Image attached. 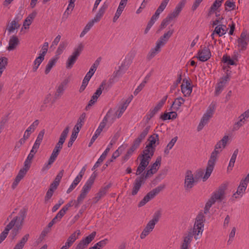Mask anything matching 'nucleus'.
Instances as JSON below:
<instances>
[{
	"instance_id": "obj_34",
	"label": "nucleus",
	"mask_w": 249,
	"mask_h": 249,
	"mask_svg": "<svg viewBox=\"0 0 249 249\" xmlns=\"http://www.w3.org/2000/svg\"><path fill=\"white\" fill-rule=\"evenodd\" d=\"M178 114L175 111H171L170 112H166L161 115L160 118L163 120H174L177 117Z\"/></svg>"
},
{
	"instance_id": "obj_64",
	"label": "nucleus",
	"mask_w": 249,
	"mask_h": 249,
	"mask_svg": "<svg viewBox=\"0 0 249 249\" xmlns=\"http://www.w3.org/2000/svg\"><path fill=\"white\" fill-rule=\"evenodd\" d=\"M66 211L62 208L57 213L56 216L53 218L56 221L58 220V221L60 220L62 217L66 213Z\"/></svg>"
},
{
	"instance_id": "obj_41",
	"label": "nucleus",
	"mask_w": 249,
	"mask_h": 249,
	"mask_svg": "<svg viewBox=\"0 0 249 249\" xmlns=\"http://www.w3.org/2000/svg\"><path fill=\"white\" fill-rule=\"evenodd\" d=\"M125 147L123 145H121L118 147V148L113 152L111 158L110 159V160H113V161L114 160H115L116 159H117L118 157L120 156V155L121 154L123 151Z\"/></svg>"
},
{
	"instance_id": "obj_32",
	"label": "nucleus",
	"mask_w": 249,
	"mask_h": 249,
	"mask_svg": "<svg viewBox=\"0 0 249 249\" xmlns=\"http://www.w3.org/2000/svg\"><path fill=\"white\" fill-rule=\"evenodd\" d=\"M44 133H45V132H44V130H41L38 133V134L37 136V138L36 140V141L33 146V147H34V149H38V148L40 146V145L43 140Z\"/></svg>"
},
{
	"instance_id": "obj_5",
	"label": "nucleus",
	"mask_w": 249,
	"mask_h": 249,
	"mask_svg": "<svg viewBox=\"0 0 249 249\" xmlns=\"http://www.w3.org/2000/svg\"><path fill=\"white\" fill-rule=\"evenodd\" d=\"M96 177V174L93 173L84 184L76 200L75 207H78L86 198L94 184Z\"/></svg>"
},
{
	"instance_id": "obj_49",
	"label": "nucleus",
	"mask_w": 249,
	"mask_h": 249,
	"mask_svg": "<svg viewBox=\"0 0 249 249\" xmlns=\"http://www.w3.org/2000/svg\"><path fill=\"white\" fill-rule=\"evenodd\" d=\"M186 3V0H180L176 6L174 10L180 14L185 6Z\"/></svg>"
},
{
	"instance_id": "obj_33",
	"label": "nucleus",
	"mask_w": 249,
	"mask_h": 249,
	"mask_svg": "<svg viewBox=\"0 0 249 249\" xmlns=\"http://www.w3.org/2000/svg\"><path fill=\"white\" fill-rule=\"evenodd\" d=\"M44 58L45 57L38 54V56L35 59L33 62L32 68L34 72H36L39 66L44 60Z\"/></svg>"
},
{
	"instance_id": "obj_7",
	"label": "nucleus",
	"mask_w": 249,
	"mask_h": 249,
	"mask_svg": "<svg viewBox=\"0 0 249 249\" xmlns=\"http://www.w3.org/2000/svg\"><path fill=\"white\" fill-rule=\"evenodd\" d=\"M161 213L160 211L156 212L152 217L146 224L140 234V238L142 239H144L154 229L156 224L158 222L160 217Z\"/></svg>"
},
{
	"instance_id": "obj_20",
	"label": "nucleus",
	"mask_w": 249,
	"mask_h": 249,
	"mask_svg": "<svg viewBox=\"0 0 249 249\" xmlns=\"http://www.w3.org/2000/svg\"><path fill=\"white\" fill-rule=\"evenodd\" d=\"M127 2L121 0L119 6L117 9L116 12L113 18V22H116L119 17L121 16L124 9H125Z\"/></svg>"
},
{
	"instance_id": "obj_55",
	"label": "nucleus",
	"mask_w": 249,
	"mask_h": 249,
	"mask_svg": "<svg viewBox=\"0 0 249 249\" xmlns=\"http://www.w3.org/2000/svg\"><path fill=\"white\" fill-rule=\"evenodd\" d=\"M146 78V77H145L144 80H143L134 90V94L135 95H137L145 87V84L147 82Z\"/></svg>"
},
{
	"instance_id": "obj_56",
	"label": "nucleus",
	"mask_w": 249,
	"mask_h": 249,
	"mask_svg": "<svg viewBox=\"0 0 249 249\" xmlns=\"http://www.w3.org/2000/svg\"><path fill=\"white\" fill-rule=\"evenodd\" d=\"M8 59L6 57H1L0 58V68L3 70H5L8 65Z\"/></svg>"
},
{
	"instance_id": "obj_63",
	"label": "nucleus",
	"mask_w": 249,
	"mask_h": 249,
	"mask_svg": "<svg viewBox=\"0 0 249 249\" xmlns=\"http://www.w3.org/2000/svg\"><path fill=\"white\" fill-rule=\"evenodd\" d=\"M158 111L154 108H151L146 115L147 119L150 120Z\"/></svg>"
},
{
	"instance_id": "obj_59",
	"label": "nucleus",
	"mask_w": 249,
	"mask_h": 249,
	"mask_svg": "<svg viewBox=\"0 0 249 249\" xmlns=\"http://www.w3.org/2000/svg\"><path fill=\"white\" fill-rule=\"evenodd\" d=\"M69 3L68 4L67 8L65 11L64 15H70L74 7L75 4L74 2L69 1Z\"/></svg>"
},
{
	"instance_id": "obj_38",
	"label": "nucleus",
	"mask_w": 249,
	"mask_h": 249,
	"mask_svg": "<svg viewBox=\"0 0 249 249\" xmlns=\"http://www.w3.org/2000/svg\"><path fill=\"white\" fill-rule=\"evenodd\" d=\"M101 61V58L99 57L94 62L93 64L92 65L91 68H90L89 71L88 72V73H89L90 75H91L92 76L94 74L95 71H96V69L98 66L99 65V64Z\"/></svg>"
},
{
	"instance_id": "obj_43",
	"label": "nucleus",
	"mask_w": 249,
	"mask_h": 249,
	"mask_svg": "<svg viewBox=\"0 0 249 249\" xmlns=\"http://www.w3.org/2000/svg\"><path fill=\"white\" fill-rule=\"evenodd\" d=\"M160 51L157 49L156 47L151 49L147 55V58L150 60L154 57Z\"/></svg>"
},
{
	"instance_id": "obj_30",
	"label": "nucleus",
	"mask_w": 249,
	"mask_h": 249,
	"mask_svg": "<svg viewBox=\"0 0 249 249\" xmlns=\"http://www.w3.org/2000/svg\"><path fill=\"white\" fill-rule=\"evenodd\" d=\"M227 30L228 29L226 25L219 24L216 25L214 31L218 36H222L226 34Z\"/></svg>"
},
{
	"instance_id": "obj_3",
	"label": "nucleus",
	"mask_w": 249,
	"mask_h": 249,
	"mask_svg": "<svg viewBox=\"0 0 249 249\" xmlns=\"http://www.w3.org/2000/svg\"><path fill=\"white\" fill-rule=\"evenodd\" d=\"M27 214L26 210L22 208L19 212L18 215L15 216L6 226L9 231L12 230L11 234L14 238L22 229L24 219Z\"/></svg>"
},
{
	"instance_id": "obj_54",
	"label": "nucleus",
	"mask_w": 249,
	"mask_h": 249,
	"mask_svg": "<svg viewBox=\"0 0 249 249\" xmlns=\"http://www.w3.org/2000/svg\"><path fill=\"white\" fill-rule=\"evenodd\" d=\"M49 47V43L48 42H45L42 46L41 50L40 51L38 54L45 57L46 54Z\"/></svg>"
},
{
	"instance_id": "obj_47",
	"label": "nucleus",
	"mask_w": 249,
	"mask_h": 249,
	"mask_svg": "<svg viewBox=\"0 0 249 249\" xmlns=\"http://www.w3.org/2000/svg\"><path fill=\"white\" fill-rule=\"evenodd\" d=\"M19 27V25L18 23V21H16L15 19H14L12 20L10 23L7 30L9 33H12L13 32L15 29H18Z\"/></svg>"
},
{
	"instance_id": "obj_42",
	"label": "nucleus",
	"mask_w": 249,
	"mask_h": 249,
	"mask_svg": "<svg viewBox=\"0 0 249 249\" xmlns=\"http://www.w3.org/2000/svg\"><path fill=\"white\" fill-rule=\"evenodd\" d=\"M29 236V234H26L24 235L20 240V242L18 243L14 248L16 249H22L25 243L27 241Z\"/></svg>"
},
{
	"instance_id": "obj_48",
	"label": "nucleus",
	"mask_w": 249,
	"mask_h": 249,
	"mask_svg": "<svg viewBox=\"0 0 249 249\" xmlns=\"http://www.w3.org/2000/svg\"><path fill=\"white\" fill-rule=\"evenodd\" d=\"M94 23H93L92 21H89L87 24L85 26L84 30H83V31L81 32V33L80 34V37H83L85 34L88 33L89 30L90 29H91V28L94 25Z\"/></svg>"
},
{
	"instance_id": "obj_19",
	"label": "nucleus",
	"mask_w": 249,
	"mask_h": 249,
	"mask_svg": "<svg viewBox=\"0 0 249 249\" xmlns=\"http://www.w3.org/2000/svg\"><path fill=\"white\" fill-rule=\"evenodd\" d=\"M133 98V95H131L127 99H126L119 107L116 114L118 118H120L125 111L129 104L130 103Z\"/></svg>"
},
{
	"instance_id": "obj_57",
	"label": "nucleus",
	"mask_w": 249,
	"mask_h": 249,
	"mask_svg": "<svg viewBox=\"0 0 249 249\" xmlns=\"http://www.w3.org/2000/svg\"><path fill=\"white\" fill-rule=\"evenodd\" d=\"M107 239H105L102 240L100 241L95 244L93 247L95 248V249H101L103 248L107 243Z\"/></svg>"
},
{
	"instance_id": "obj_24",
	"label": "nucleus",
	"mask_w": 249,
	"mask_h": 249,
	"mask_svg": "<svg viewBox=\"0 0 249 249\" xmlns=\"http://www.w3.org/2000/svg\"><path fill=\"white\" fill-rule=\"evenodd\" d=\"M224 0H215L209 9V15H211L215 13L216 17H217V13H219L218 9L221 7Z\"/></svg>"
},
{
	"instance_id": "obj_35",
	"label": "nucleus",
	"mask_w": 249,
	"mask_h": 249,
	"mask_svg": "<svg viewBox=\"0 0 249 249\" xmlns=\"http://www.w3.org/2000/svg\"><path fill=\"white\" fill-rule=\"evenodd\" d=\"M78 57L72 53L68 58L66 62V68L68 69H71L75 63Z\"/></svg>"
},
{
	"instance_id": "obj_1",
	"label": "nucleus",
	"mask_w": 249,
	"mask_h": 249,
	"mask_svg": "<svg viewBox=\"0 0 249 249\" xmlns=\"http://www.w3.org/2000/svg\"><path fill=\"white\" fill-rule=\"evenodd\" d=\"M159 135L154 134L148 139V143L139 156L138 159L140 162L137 169L136 174L141 175L148 166L153 157L156 145L158 144Z\"/></svg>"
},
{
	"instance_id": "obj_61",
	"label": "nucleus",
	"mask_w": 249,
	"mask_h": 249,
	"mask_svg": "<svg viewBox=\"0 0 249 249\" xmlns=\"http://www.w3.org/2000/svg\"><path fill=\"white\" fill-rule=\"evenodd\" d=\"M67 44L64 42H61L56 51V53L57 55L61 54L65 49Z\"/></svg>"
},
{
	"instance_id": "obj_36",
	"label": "nucleus",
	"mask_w": 249,
	"mask_h": 249,
	"mask_svg": "<svg viewBox=\"0 0 249 249\" xmlns=\"http://www.w3.org/2000/svg\"><path fill=\"white\" fill-rule=\"evenodd\" d=\"M238 153V150L236 149L234 151L231 157V158L228 167V170H232L233 167L234 166V163L235 162V160L237 157V156Z\"/></svg>"
},
{
	"instance_id": "obj_40",
	"label": "nucleus",
	"mask_w": 249,
	"mask_h": 249,
	"mask_svg": "<svg viewBox=\"0 0 249 249\" xmlns=\"http://www.w3.org/2000/svg\"><path fill=\"white\" fill-rule=\"evenodd\" d=\"M177 140V137H175L170 141L164 149V153L165 154L168 155L169 153L170 150L173 148Z\"/></svg>"
},
{
	"instance_id": "obj_18",
	"label": "nucleus",
	"mask_w": 249,
	"mask_h": 249,
	"mask_svg": "<svg viewBox=\"0 0 249 249\" xmlns=\"http://www.w3.org/2000/svg\"><path fill=\"white\" fill-rule=\"evenodd\" d=\"M225 189V186H220L218 189L213 193L211 197L215 202L222 200L224 197Z\"/></svg>"
},
{
	"instance_id": "obj_22",
	"label": "nucleus",
	"mask_w": 249,
	"mask_h": 249,
	"mask_svg": "<svg viewBox=\"0 0 249 249\" xmlns=\"http://www.w3.org/2000/svg\"><path fill=\"white\" fill-rule=\"evenodd\" d=\"M19 43V40L16 36H12L10 37L8 45L6 48L7 50L9 51H13L18 46Z\"/></svg>"
},
{
	"instance_id": "obj_45",
	"label": "nucleus",
	"mask_w": 249,
	"mask_h": 249,
	"mask_svg": "<svg viewBox=\"0 0 249 249\" xmlns=\"http://www.w3.org/2000/svg\"><path fill=\"white\" fill-rule=\"evenodd\" d=\"M168 98V95H166L164 96L161 100H160L156 104V105L154 107L158 111L160 110V109L162 107L163 105L166 102L167 99Z\"/></svg>"
},
{
	"instance_id": "obj_60",
	"label": "nucleus",
	"mask_w": 249,
	"mask_h": 249,
	"mask_svg": "<svg viewBox=\"0 0 249 249\" xmlns=\"http://www.w3.org/2000/svg\"><path fill=\"white\" fill-rule=\"evenodd\" d=\"M173 34V31L170 30L165 33L163 36L160 37V38H162L163 40H165V42L167 43L169 39L172 36Z\"/></svg>"
},
{
	"instance_id": "obj_2",
	"label": "nucleus",
	"mask_w": 249,
	"mask_h": 249,
	"mask_svg": "<svg viewBox=\"0 0 249 249\" xmlns=\"http://www.w3.org/2000/svg\"><path fill=\"white\" fill-rule=\"evenodd\" d=\"M205 217L202 213H199L195 218L192 232H189L183 237L180 249H189L194 236L196 240L199 239L204 231Z\"/></svg>"
},
{
	"instance_id": "obj_31",
	"label": "nucleus",
	"mask_w": 249,
	"mask_h": 249,
	"mask_svg": "<svg viewBox=\"0 0 249 249\" xmlns=\"http://www.w3.org/2000/svg\"><path fill=\"white\" fill-rule=\"evenodd\" d=\"M185 103V100L181 97L176 98L172 104L173 109L178 111L180 109V107Z\"/></svg>"
},
{
	"instance_id": "obj_23",
	"label": "nucleus",
	"mask_w": 249,
	"mask_h": 249,
	"mask_svg": "<svg viewBox=\"0 0 249 249\" xmlns=\"http://www.w3.org/2000/svg\"><path fill=\"white\" fill-rule=\"evenodd\" d=\"M107 7V5L105 3L103 4L99 8L94 18L90 21H92L94 24L99 22L103 17Z\"/></svg>"
},
{
	"instance_id": "obj_39",
	"label": "nucleus",
	"mask_w": 249,
	"mask_h": 249,
	"mask_svg": "<svg viewBox=\"0 0 249 249\" xmlns=\"http://www.w3.org/2000/svg\"><path fill=\"white\" fill-rule=\"evenodd\" d=\"M96 232L93 231L91 234H90L85 238H83L81 240L87 246H88L89 244H90L96 236Z\"/></svg>"
},
{
	"instance_id": "obj_27",
	"label": "nucleus",
	"mask_w": 249,
	"mask_h": 249,
	"mask_svg": "<svg viewBox=\"0 0 249 249\" xmlns=\"http://www.w3.org/2000/svg\"><path fill=\"white\" fill-rule=\"evenodd\" d=\"M36 14L37 13L35 11L30 14L23 22V28L25 29H29L30 25L32 24L33 19L36 17Z\"/></svg>"
},
{
	"instance_id": "obj_25",
	"label": "nucleus",
	"mask_w": 249,
	"mask_h": 249,
	"mask_svg": "<svg viewBox=\"0 0 249 249\" xmlns=\"http://www.w3.org/2000/svg\"><path fill=\"white\" fill-rule=\"evenodd\" d=\"M81 235V231L80 230H77L73 232L68 238L65 245L68 247H71L74 242L79 238Z\"/></svg>"
},
{
	"instance_id": "obj_51",
	"label": "nucleus",
	"mask_w": 249,
	"mask_h": 249,
	"mask_svg": "<svg viewBox=\"0 0 249 249\" xmlns=\"http://www.w3.org/2000/svg\"><path fill=\"white\" fill-rule=\"evenodd\" d=\"M39 124V121L38 120H35L27 128L26 130L30 133H33Z\"/></svg>"
},
{
	"instance_id": "obj_21",
	"label": "nucleus",
	"mask_w": 249,
	"mask_h": 249,
	"mask_svg": "<svg viewBox=\"0 0 249 249\" xmlns=\"http://www.w3.org/2000/svg\"><path fill=\"white\" fill-rule=\"evenodd\" d=\"M144 175H142L140 177L136 179L132 191V195L133 196H135L138 193L142 186V184L144 182Z\"/></svg>"
},
{
	"instance_id": "obj_29",
	"label": "nucleus",
	"mask_w": 249,
	"mask_h": 249,
	"mask_svg": "<svg viewBox=\"0 0 249 249\" xmlns=\"http://www.w3.org/2000/svg\"><path fill=\"white\" fill-rule=\"evenodd\" d=\"M169 1L170 0H162L153 15L159 18L160 14L165 10Z\"/></svg>"
},
{
	"instance_id": "obj_17",
	"label": "nucleus",
	"mask_w": 249,
	"mask_h": 249,
	"mask_svg": "<svg viewBox=\"0 0 249 249\" xmlns=\"http://www.w3.org/2000/svg\"><path fill=\"white\" fill-rule=\"evenodd\" d=\"M248 185L242 180L237 187L236 191L232 195V197L234 199H240L244 195L247 189Z\"/></svg>"
},
{
	"instance_id": "obj_52",
	"label": "nucleus",
	"mask_w": 249,
	"mask_h": 249,
	"mask_svg": "<svg viewBox=\"0 0 249 249\" xmlns=\"http://www.w3.org/2000/svg\"><path fill=\"white\" fill-rule=\"evenodd\" d=\"M84 45L82 43H79L77 46H76L72 53V54L78 57L84 49Z\"/></svg>"
},
{
	"instance_id": "obj_44",
	"label": "nucleus",
	"mask_w": 249,
	"mask_h": 249,
	"mask_svg": "<svg viewBox=\"0 0 249 249\" xmlns=\"http://www.w3.org/2000/svg\"><path fill=\"white\" fill-rule=\"evenodd\" d=\"M69 128L68 127H67L64 129L60 135L59 141L58 142V143H61L62 145L63 144L69 133Z\"/></svg>"
},
{
	"instance_id": "obj_62",
	"label": "nucleus",
	"mask_w": 249,
	"mask_h": 249,
	"mask_svg": "<svg viewBox=\"0 0 249 249\" xmlns=\"http://www.w3.org/2000/svg\"><path fill=\"white\" fill-rule=\"evenodd\" d=\"M166 44V43L165 42V40H163L162 38H160H160L157 41L155 47H156L157 49L161 51V48L163 47Z\"/></svg>"
},
{
	"instance_id": "obj_46",
	"label": "nucleus",
	"mask_w": 249,
	"mask_h": 249,
	"mask_svg": "<svg viewBox=\"0 0 249 249\" xmlns=\"http://www.w3.org/2000/svg\"><path fill=\"white\" fill-rule=\"evenodd\" d=\"M225 9L227 11H231L235 8V3L230 0H227L224 4Z\"/></svg>"
},
{
	"instance_id": "obj_14",
	"label": "nucleus",
	"mask_w": 249,
	"mask_h": 249,
	"mask_svg": "<svg viewBox=\"0 0 249 249\" xmlns=\"http://www.w3.org/2000/svg\"><path fill=\"white\" fill-rule=\"evenodd\" d=\"M230 78L228 74L221 77L217 83L215 88V94L219 95L223 90L230 81Z\"/></svg>"
},
{
	"instance_id": "obj_16",
	"label": "nucleus",
	"mask_w": 249,
	"mask_h": 249,
	"mask_svg": "<svg viewBox=\"0 0 249 249\" xmlns=\"http://www.w3.org/2000/svg\"><path fill=\"white\" fill-rule=\"evenodd\" d=\"M105 85V83L102 82V84L100 85L99 87L97 89L95 92L92 96L91 99L89 102L88 105L86 106V110L89 109L90 107L97 102L98 98L102 93V90Z\"/></svg>"
},
{
	"instance_id": "obj_15",
	"label": "nucleus",
	"mask_w": 249,
	"mask_h": 249,
	"mask_svg": "<svg viewBox=\"0 0 249 249\" xmlns=\"http://www.w3.org/2000/svg\"><path fill=\"white\" fill-rule=\"evenodd\" d=\"M181 92L185 97L189 96L193 90V86L189 79H184L181 85Z\"/></svg>"
},
{
	"instance_id": "obj_4",
	"label": "nucleus",
	"mask_w": 249,
	"mask_h": 249,
	"mask_svg": "<svg viewBox=\"0 0 249 249\" xmlns=\"http://www.w3.org/2000/svg\"><path fill=\"white\" fill-rule=\"evenodd\" d=\"M96 177V174L93 173L84 184L76 200L75 207H78L86 198L94 184Z\"/></svg>"
},
{
	"instance_id": "obj_10",
	"label": "nucleus",
	"mask_w": 249,
	"mask_h": 249,
	"mask_svg": "<svg viewBox=\"0 0 249 249\" xmlns=\"http://www.w3.org/2000/svg\"><path fill=\"white\" fill-rule=\"evenodd\" d=\"M214 111L213 106H210L202 116L200 122L199 124L197 129L198 131L201 130L203 127L208 123L209 120L212 117Z\"/></svg>"
},
{
	"instance_id": "obj_6",
	"label": "nucleus",
	"mask_w": 249,
	"mask_h": 249,
	"mask_svg": "<svg viewBox=\"0 0 249 249\" xmlns=\"http://www.w3.org/2000/svg\"><path fill=\"white\" fill-rule=\"evenodd\" d=\"M196 177H194L193 172L191 170H187L185 174L184 187L186 191H190L197 182L198 178L203 177V174L202 169L198 170Z\"/></svg>"
},
{
	"instance_id": "obj_58",
	"label": "nucleus",
	"mask_w": 249,
	"mask_h": 249,
	"mask_svg": "<svg viewBox=\"0 0 249 249\" xmlns=\"http://www.w3.org/2000/svg\"><path fill=\"white\" fill-rule=\"evenodd\" d=\"M215 202V201L211 197L206 203L204 208V213H206Z\"/></svg>"
},
{
	"instance_id": "obj_53",
	"label": "nucleus",
	"mask_w": 249,
	"mask_h": 249,
	"mask_svg": "<svg viewBox=\"0 0 249 249\" xmlns=\"http://www.w3.org/2000/svg\"><path fill=\"white\" fill-rule=\"evenodd\" d=\"M222 61L224 63H227L230 65H234L235 63L233 59H231L230 56L226 54L224 55L222 57Z\"/></svg>"
},
{
	"instance_id": "obj_26",
	"label": "nucleus",
	"mask_w": 249,
	"mask_h": 249,
	"mask_svg": "<svg viewBox=\"0 0 249 249\" xmlns=\"http://www.w3.org/2000/svg\"><path fill=\"white\" fill-rule=\"evenodd\" d=\"M110 187V185L108 184L102 187L99 192L95 195L93 200L95 203L97 202L102 197H104L107 193L108 189Z\"/></svg>"
},
{
	"instance_id": "obj_9",
	"label": "nucleus",
	"mask_w": 249,
	"mask_h": 249,
	"mask_svg": "<svg viewBox=\"0 0 249 249\" xmlns=\"http://www.w3.org/2000/svg\"><path fill=\"white\" fill-rule=\"evenodd\" d=\"M249 42V34L247 31H243L237 40L238 49L239 51H245Z\"/></svg>"
},
{
	"instance_id": "obj_8",
	"label": "nucleus",
	"mask_w": 249,
	"mask_h": 249,
	"mask_svg": "<svg viewBox=\"0 0 249 249\" xmlns=\"http://www.w3.org/2000/svg\"><path fill=\"white\" fill-rule=\"evenodd\" d=\"M219 153V152L214 150L211 153L210 158L207 163L205 174L202 177V180L203 181H206L210 177L213 170L218 155Z\"/></svg>"
},
{
	"instance_id": "obj_12",
	"label": "nucleus",
	"mask_w": 249,
	"mask_h": 249,
	"mask_svg": "<svg viewBox=\"0 0 249 249\" xmlns=\"http://www.w3.org/2000/svg\"><path fill=\"white\" fill-rule=\"evenodd\" d=\"M212 56L210 49L208 47H201L198 51L196 57L201 62H205L209 59Z\"/></svg>"
},
{
	"instance_id": "obj_37",
	"label": "nucleus",
	"mask_w": 249,
	"mask_h": 249,
	"mask_svg": "<svg viewBox=\"0 0 249 249\" xmlns=\"http://www.w3.org/2000/svg\"><path fill=\"white\" fill-rule=\"evenodd\" d=\"M51 96L50 94H48L46 96L42 101V104L40 106V110L41 111L44 110L48 107V105L51 101Z\"/></svg>"
},
{
	"instance_id": "obj_13",
	"label": "nucleus",
	"mask_w": 249,
	"mask_h": 249,
	"mask_svg": "<svg viewBox=\"0 0 249 249\" xmlns=\"http://www.w3.org/2000/svg\"><path fill=\"white\" fill-rule=\"evenodd\" d=\"M161 188H156L149 192L143 198L139 203L138 207H141L145 205L151 199H153L161 191Z\"/></svg>"
},
{
	"instance_id": "obj_50",
	"label": "nucleus",
	"mask_w": 249,
	"mask_h": 249,
	"mask_svg": "<svg viewBox=\"0 0 249 249\" xmlns=\"http://www.w3.org/2000/svg\"><path fill=\"white\" fill-rule=\"evenodd\" d=\"M245 123V122L243 119L238 118V120L235 122L233 125L232 130H238Z\"/></svg>"
},
{
	"instance_id": "obj_28",
	"label": "nucleus",
	"mask_w": 249,
	"mask_h": 249,
	"mask_svg": "<svg viewBox=\"0 0 249 249\" xmlns=\"http://www.w3.org/2000/svg\"><path fill=\"white\" fill-rule=\"evenodd\" d=\"M58 59V57L55 55V56L51 58L49 61H48L47 64L46 66L45 70V73L46 74H48L51 71L52 68L56 64L57 60Z\"/></svg>"
},
{
	"instance_id": "obj_11",
	"label": "nucleus",
	"mask_w": 249,
	"mask_h": 249,
	"mask_svg": "<svg viewBox=\"0 0 249 249\" xmlns=\"http://www.w3.org/2000/svg\"><path fill=\"white\" fill-rule=\"evenodd\" d=\"M161 157L159 156L157 158L155 162L149 166L146 174L144 175V178L146 179L152 177L157 173L161 165Z\"/></svg>"
}]
</instances>
